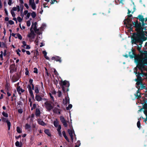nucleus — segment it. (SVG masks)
Here are the masks:
<instances>
[{"label":"nucleus","mask_w":147,"mask_h":147,"mask_svg":"<svg viewBox=\"0 0 147 147\" xmlns=\"http://www.w3.org/2000/svg\"><path fill=\"white\" fill-rule=\"evenodd\" d=\"M147 64V57L142 59H139L138 60V64L137 66V67L140 70L142 74L141 76L143 77L145 76L147 77V74L145 73H143L144 70H146V68L145 67V64Z\"/></svg>","instance_id":"1"},{"label":"nucleus","mask_w":147,"mask_h":147,"mask_svg":"<svg viewBox=\"0 0 147 147\" xmlns=\"http://www.w3.org/2000/svg\"><path fill=\"white\" fill-rule=\"evenodd\" d=\"M131 42L132 44H136L138 42H140V46H138L137 47L138 50L140 51L142 47L141 44L142 43L141 40L140 34L134 33L131 37Z\"/></svg>","instance_id":"2"},{"label":"nucleus","mask_w":147,"mask_h":147,"mask_svg":"<svg viewBox=\"0 0 147 147\" xmlns=\"http://www.w3.org/2000/svg\"><path fill=\"white\" fill-rule=\"evenodd\" d=\"M137 68L135 67L134 68V72L135 73L136 76H137V78L135 79V81L137 82L136 83V87L138 89L140 87L141 88H144L145 86L142 84V78L141 76L139 74H137L136 71L137 70Z\"/></svg>","instance_id":"3"},{"label":"nucleus","mask_w":147,"mask_h":147,"mask_svg":"<svg viewBox=\"0 0 147 147\" xmlns=\"http://www.w3.org/2000/svg\"><path fill=\"white\" fill-rule=\"evenodd\" d=\"M61 86L63 91L65 92L66 91H68L69 89L68 88L69 86V82L66 81H61L59 82Z\"/></svg>","instance_id":"4"},{"label":"nucleus","mask_w":147,"mask_h":147,"mask_svg":"<svg viewBox=\"0 0 147 147\" xmlns=\"http://www.w3.org/2000/svg\"><path fill=\"white\" fill-rule=\"evenodd\" d=\"M37 23L36 22H35L34 23H33L32 24V25H31V27L30 28V30H33L36 33L39 34H41V32H38V29L37 28Z\"/></svg>","instance_id":"5"},{"label":"nucleus","mask_w":147,"mask_h":147,"mask_svg":"<svg viewBox=\"0 0 147 147\" xmlns=\"http://www.w3.org/2000/svg\"><path fill=\"white\" fill-rule=\"evenodd\" d=\"M20 10V7L18 5H17L16 7H13L11 11V13L12 16L13 17L15 16V14L14 12V11H17L19 12Z\"/></svg>","instance_id":"6"},{"label":"nucleus","mask_w":147,"mask_h":147,"mask_svg":"<svg viewBox=\"0 0 147 147\" xmlns=\"http://www.w3.org/2000/svg\"><path fill=\"white\" fill-rule=\"evenodd\" d=\"M133 25L136 28V29L138 31H140L142 30V28L140 24H139L138 21L133 22Z\"/></svg>","instance_id":"7"},{"label":"nucleus","mask_w":147,"mask_h":147,"mask_svg":"<svg viewBox=\"0 0 147 147\" xmlns=\"http://www.w3.org/2000/svg\"><path fill=\"white\" fill-rule=\"evenodd\" d=\"M45 105L46 109L49 111H50L53 108V106L48 102H45Z\"/></svg>","instance_id":"8"},{"label":"nucleus","mask_w":147,"mask_h":147,"mask_svg":"<svg viewBox=\"0 0 147 147\" xmlns=\"http://www.w3.org/2000/svg\"><path fill=\"white\" fill-rule=\"evenodd\" d=\"M30 32L28 33V34L27 35V36L30 39H34L35 36V34L33 30H30Z\"/></svg>","instance_id":"9"},{"label":"nucleus","mask_w":147,"mask_h":147,"mask_svg":"<svg viewBox=\"0 0 147 147\" xmlns=\"http://www.w3.org/2000/svg\"><path fill=\"white\" fill-rule=\"evenodd\" d=\"M130 21V19H127L125 20L124 21V24H126V26L128 28H129L130 29H131L132 28V25L129 23V22Z\"/></svg>","instance_id":"10"},{"label":"nucleus","mask_w":147,"mask_h":147,"mask_svg":"<svg viewBox=\"0 0 147 147\" xmlns=\"http://www.w3.org/2000/svg\"><path fill=\"white\" fill-rule=\"evenodd\" d=\"M68 132L70 136L72 142H73L74 139L73 135H75L74 131L72 129H69L68 130Z\"/></svg>","instance_id":"11"},{"label":"nucleus","mask_w":147,"mask_h":147,"mask_svg":"<svg viewBox=\"0 0 147 147\" xmlns=\"http://www.w3.org/2000/svg\"><path fill=\"white\" fill-rule=\"evenodd\" d=\"M29 4L33 9L35 10L36 9V6L34 2V0H29Z\"/></svg>","instance_id":"12"},{"label":"nucleus","mask_w":147,"mask_h":147,"mask_svg":"<svg viewBox=\"0 0 147 147\" xmlns=\"http://www.w3.org/2000/svg\"><path fill=\"white\" fill-rule=\"evenodd\" d=\"M60 119L63 125L65 127H67V124L63 116H61L60 117Z\"/></svg>","instance_id":"13"},{"label":"nucleus","mask_w":147,"mask_h":147,"mask_svg":"<svg viewBox=\"0 0 147 147\" xmlns=\"http://www.w3.org/2000/svg\"><path fill=\"white\" fill-rule=\"evenodd\" d=\"M24 15L25 16V18L27 20L30 17V13L28 12V11L25 10L24 12Z\"/></svg>","instance_id":"14"},{"label":"nucleus","mask_w":147,"mask_h":147,"mask_svg":"<svg viewBox=\"0 0 147 147\" xmlns=\"http://www.w3.org/2000/svg\"><path fill=\"white\" fill-rule=\"evenodd\" d=\"M52 60H55L57 61H59L60 62H61V58L59 57L55 56L53 57L52 58Z\"/></svg>","instance_id":"15"},{"label":"nucleus","mask_w":147,"mask_h":147,"mask_svg":"<svg viewBox=\"0 0 147 147\" xmlns=\"http://www.w3.org/2000/svg\"><path fill=\"white\" fill-rule=\"evenodd\" d=\"M69 103V98L68 96L65 97L64 99H63V103L66 105Z\"/></svg>","instance_id":"16"},{"label":"nucleus","mask_w":147,"mask_h":147,"mask_svg":"<svg viewBox=\"0 0 147 147\" xmlns=\"http://www.w3.org/2000/svg\"><path fill=\"white\" fill-rule=\"evenodd\" d=\"M38 122L39 124L42 125L44 126L46 125V123L41 119H38Z\"/></svg>","instance_id":"17"},{"label":"nucleus","mask_w":147,"mask_h":147,"mask_svg":"<svg viewBox=\"0 0 147 147\" xmlns=\"http://www.w3.org/2000/svg\"><path fill=\"white\" fill-rule=\"evenodd\" d=\"M17 90L18 93L20 94L23 92L24 91V90L22 89L20 87H18L17 88Z\"/></svg>","instance_id":"18"},{"label":"nucleus","mask_w":147,"mask_h":147,"mask_svg":"<svg viewBox=\"0 0 147 147\" xmlns=\"http://www.w3.org/2000/svg\"><path fill=\"white\" fill-rule=\"evenodd\" d=\"M35 98L36 100L38 101H40L42 99V98L40 96L37 95H36Z\"/></svg>","instance_id":"19"},{"label":"nucleus","mask_w":147,"mask_h":147,"mask_svg":"<svg viewBox=\"0 0 147 147\" xmlns=\"http://www.w3.org/2000/svg\"><path fill=\"white\" fill-rule=\"evenodd\" d=\"M138 17L140 20L142 22H144L145 20V19L143 18V17L142 16L139 15Z\"/></svg>","instance_id":"20"},{"label":"nucleus","mask_w":147,"mask_h":147,"mask_svg":"<svg viewBox=\"0 0 147 147\" xmlns=\"http://www.w3.org/2000/svg\"><path fill=\"white\" fill-rule=\"evenodd\" d=\"M46 26V24L45 23H43L42 24V25L41 26V27L40 28V30H42L43 29H45Z\"/></svg>","instance_id":"21"},{"label":"nucleus","mask_w":147,"mask_h":147,"mask_svg":"<svg viewBox=\"0 0 147 147\" xmlns=\"http://www.w3.org/2000/svg\"><path fill=\"white\" fill-rule=\"evenodd\" d=\"M16 36L15 37L16 38H18L20 40H22V37L21 35L19 33L16 34Z\"/></svg>","instance_id":"22"},{"label":"nucleus","mask_w":147,"mask_h":147,"mask_svg":"<svg viewBox=\"0 0 147 147\" xmlns=\"http://www.w3.org/2000/svg\"><path fill=\"white\" fill-rule=\"evenodd\" d=\"M42 52L43 54L44 55L45 58L46 59L49 60V57L47 55V53L46 52V51H43Z\"/></svg>","instance_id":"23"},{"label":"nucleus","mask_w":147,"mask_h":147,"mask_svg":"<svg viewBox=\"0 0 147 147\" xmlns=\"http://www.w3.org/2000/svg\"><path fill=\"white\" fill-rule=\"evenodd\" d=\"M40 114V112L38 109H36V116H39Z\"/></svg>","instance_id":"24"},{"label":"nucleus","mask_w":147,"mask_h":147,"mask_svg":"<svg viewBox=\"0 0 147 147\" xmlns=\"http://www.w3.org/2000/svg\"><path fill=\"white\" fill-rule=\"evenodd\" d=\"M136 98H138L140 97V93L139 92V90L137 91L136 94L135 95Z\"/></svg>","instance_id":"25"},{"label":"nucleus","mask_w":147,"mask_h":147,"mask_svg":"<svg viewBox=\"0 0 147 147\" xmlns=\"http://www.w3.org/2000/svg\"><path fill=\"white\" fill-rule=\"evenodd\" d=\"M53 124L56 127H57L59 125L58 122L57 120L54 121Z\"/></svg>","instance_id":"26"},{"label":"nucleus","mask_w":147,"mask_h":147,"mask_svg":"<svg viewBox=\"0 0 147 147\" xmlns=\"http://www.w3.org/2000/svg\"><path fill=\"white\" fill-rule=\"evenodd\" d=\"M129 56L131 58H133L135 56V55L134 53L132 51L129 54Z\"/></svg>","instance_id":"27"},{"label":"nucleus","mask_w":147,"mask_h":147,"mask_svg":"<svg viewBox=\"0 0 147 147\" xmlns=\"http://www.w3.org/2000/svg\"><path fill=\"white\" fill-rule=\"evenodd\" d=\"M45 132L46 134H47L49 136H50L51 135L49 130L48 129H46L45 130Z\"/></svg>","instance_id":"28"},{"label":"nucleus","mask_w":147,"mask_h":147,"mask_svg":"<svg viewBox=\"0 0 147 147\" xmlns=\"http://www.w3.org/2000/svg\"><path fill=\"white\" fill-rule=\"evenodd\" d=\"M6 122L7 123V126L8 127V130H9L10 129L11 127V123L8 120H7Z\"/></svg>","instance_id":"29"},{"label":"nucleus","mask_w":147,"mask_h":147,"mask_svg":"<svg viewBox=\"0 0 147 147\" xmlns=\"http://www.w3.org/2000/svg\"><path fill=\"white\" fill-rule=\"evenodd\" d=\"M31 15L32 18H34L36 17V14L35 12L33 11L31 14Z\"/></svg>","instance_id":"30"},{"label":"nucleus","mask_w":147,"mask_h":147,"mask_svg":"<svg viewBox=\"0 0 147 147\" xmlns=\"http://www.w3.org/2000/svg\"><path fill=\"white\" fill-rule=\"evenodd\" d=\"M57 96L59 97H61L62 96V93L61 91L59 90L57 92Z\"/></svg>","instance_id":"31"},{"label":"nucleus","mask_w":147,"mask_h":147,"mask_svg":"<svg viewBox=\"0 0 147 147\" xmlns=\"http://www.w3.org/2000/svg\"><path fill=\"white\" fill-rule=\"evenodd\" d=\"M49 95L50 98L51 99L53 100H54V95L52 94H51V93H49Z\"/></svg>","instance_id":"32"},{"label":"nucleus","mask_w":147,"mask_h":147,"mask_svg":"<svg viewBox=\"0 0 147 147\" xmlns=\"http://www.w3.org/2000/svg\"><path fill=\"white\" fill-rule=\"evenodd\" d=\"M17 132L19 133L22 132V129L19 127H17Z\"/></svg>","instance_id":"33"},{"label":"nucleus","mask_w":147,"mask_h":147,"mask_svg":"<svg viewBox=\"0 0 147 147\" xmlns=\"http://www.w3.org/2000/svg\"><path fill=\"white\" fill-rule=\"evenodd\" d=\"M138 120L137 123V126L138 128H140V121L139 119H138Z\"/></svg>","instance_id":"34"},{"label":"nucleus","mask_w":147,"mask_h":147,"mask_svg":"<svg viewBox=\"0 0 147 147\" xmlns=\"http://www.w3.org/2000/svg\"><path fill=\"white\" fill-rule=\"evenodd\" d=\"M144 114L146 116V118L145 119V121H147V109H145L144 111Z\"/></svg>","instance_id":"35"},{"label":"nucleus","mask_w":147,"mask_h":147,"mask_svg":"<svg viewBox=\"0 0 147 147\" xmlns=\"http://www.w3.org/2000/svg\"><path fill=\"white\" fill-rule=\"evenodd\" d=\"M17 19L18 20V21L19 22H22V18L20 17H18L17 18Z\"/></svg>","instance_id":"36"},{"label":"nucleus","mask_w":147,"mask_h":147,"mask_svg":"<svg viewBox=\"0 0 147 147\" xmlns=\"http://www.w3.org/2000/svg\"><path fill=\"white\" fill-rule=\"evenodd\" d=\"M72 106L71 104H69L68 107H67L66 109L67 110H69L71 108Z\"/></svg>","instance_id":"37"},{"label":"nucleus","mask_w":147,"mask_h":147,"mask_svg":"<svg viewBox=\"0 0 147 147\" xmlns=\"http://www.w3.org/2000/svg\"><path fill=\"white\" fill-rule=\"evenodd\" d=\"M5 47V44L4 42H0V47Z\"/></svg>","instance_id":"38"},{"label":"nucleus","mask_w":147,"mask_h":147,"mask_svg":"<svg viewBox=\"0 0 147 147\" xmlns=\"http://www.w3.org/2000/svg\"><path fill=\"white\" fill-rule=\"evenodd\" d=\"M40 36H37L36 39L35 40V42L36 43V44H37L38 42H39V38H40Z\"/></svg>","instance_id":"39"},{"label":"nucleus","mask_w":147,"mask_h":147,"mask_svg":"<svg viewBox=\"0 0 147 147\" xmlns=\"http://www.w3.org/2000/svg\"><path fill=\"white\" fill-rule=\"evenodd\" d=\"M26 24L28 26H30L31 24L30 21V20H28L26 22Z\"/></svg>","instance_id":"40"},{"label":"nucleus","mask_w":147,"mask_h":147,"mask_svg":"<svg viewBox=\"0 0 147 147\" xmlns=\"http://www.w3.org/2000/svg\"><path fill=\"white\" fill-rule=\"evenodd\" d=\"M2 114L3 116L5 117H7L8 116V114L4 112H3Z\"/></svg>","instance_id":"41"},{"label":"nucleus","mask_w":147,"mask_h":147,"mask_svg":"<svg viewBox=\"0 0 147 147\" xmlns=\"http://www.w3.org/2000/svg\"><path fill=\"white\" fill-rule=\"evenodd\" d=\"M32 97H34V96L32 90H30L29 91Z\"/></svg>","instance_id":"42"},{"label":"nucleus","mask_w":147,"mask_h":147,"mask_svg":"<svg viewBox=\"0 0 147 147\" xmlns=\"http://www.w3.org/2000/svg\"><path fill=\"white\" fill-rule=\"evenodd\" d=\"M22 43L23 44V45L22 46V47H25L27 45L26 44L25 41H23L22 42Z\"/></svg>","instance_id":"43"},{"label":"nucleus","mask_w":147,"mask_h":147,"mask_svg":"<svg viewBox=\"0 0 147 147\" xmlns=\"http://www.w3.org/2000/svg\"><path fill=\"white\" fill-rule=\"evenodd\" d=\"M57 127V131H61V126L60 125H58V127Z\"/></svg>","instance_id":"44"},{"label":"nucleus","mask_w":147,"mask_h":147,"mask_svg":"<svg viewBox=\"0 0 147 147\" xmlns=\"http://www.w3.org/2000/svg\"><path fill=\"white\" fill-rule=\"evenodd\" d=\"M12 1L11 0H9L8 2V4L9 5H11L12 4Z\"/></svg>","instance_id":"45"},{"label":"nucleus","mask_w":147,"mask_h":147,"mask_svg":"<svg viewBox=\"0 0 147 147\" xmlns=\"http://www.w3.org/2000/svg\"><path fill=\"white\" fill-rule=\"evenodd\" d=\"M51 93L55 96L56 94V92L55 90H53Z\"/></svg>","instance_id":"46"},{"label":"nucleus","mask_w":147,"mask_h":147,"mask_svg":"<svg viewBox=\"0 0 147 147\" xmlns=\"http://www.w3.org/2000/svg\"><path fill=\"white\" fill-rule=\"evenodd\" d=\"M143 108L145 110L147 109V104H145L143 106Z\"/></svg>","instance_id":"47"},{"label":"nucleus","mask_w":147,"mask_h":147,"mask_svg":"<svg viewBox=\"0 0 147 147\" xmlns=\"http://www.w3.org/2000/svg\"><path fill=\"white\" fill-rule=\"evenodd\" d=\"M20 143L18 141H17L15 143V145L16 146H19Z\"/></svg>","instance_id":"48"},{"label":"nucleus","mask_w":147,"mask_h":147,"mask_svg":"<svg viewBox=\"0 0 147 147\" xmlns=\"http://www.w3.org/2000/svg\"><path fill=\"white\" fill-rule=\"evenodd\" d=\"M34 72L35 73H38V69H37L36 68H34Z\"/></svg>","instance_id":"49"},{"label":"nucleus","mask_w":147,"mask_h":147,"mask_svg":"<svg viewBox=\"0 0 147 147\" xmlns=\"http://www.w3.org/2000/svg\"><path fill=\"white\" fill-rule=\"evenodd\" d=\"M9 23L11 25H12L14 24V22L12 20H10L9 21Z\"/></svg>","instance_id":"50"},{"label":"nucleus","mask_w":147,"mask_h":147,"mask_svg":"<svg viewBox=\"0 0 147 147\" xmlns=\"http://www.w3.org/2000/svg\"><path fill=\"white\" fill-rule=\"evenodd\" d=\"M30 127V125L28 124H26L25 125V128L26 129L29 128Z\"/></svg>","instance_id":"51"},{"label":"nucleus","mask_w":147,"mask_h":147,"mask_svg":"<svg viewBox=\"0 0 147 147\" xmlns=\"http://www.w3.org/2000/svg\"><path fill=\"white\" fill-rule=\"evenodd\" d=\"M26 47H24L25 49H30V47L28 45H27L26 46Z\"/></svg>","instance_id":"52"},{"label":"nucleus","mask_w":147,"mask_h":147,"mask_svg":"<svg viewBox=\"0 0 147 147\" xmlns=\"http://www.w3.org/2000/svg\"><path fill=\"white\" fill-rule=\"evenodd\" d=\"M28 90L29 91L30 90H32V89L31 88V86H30V85H28Z\"/></svg>","instance_id":"53"},{"label":"nucleus","mask_w":147,"mask_h":147,"mask_svg":"<svg viewBox=\"0 0 147 147\" xmlns=\"http://www.w3.org/2000/svg\"><path fill=\"white\" fill-rule=\"evenodd\" d=\"M35 92L36 93H38L39 92V90L37 88H36L35 89Z\"/></svg>","instance_id":"54"},{"label":"nucleus","mask_w":147,"mask_h":147,"mask_svg":"<svg viewBox=\"0 0 147 147\" xmlns=\"http://www.w3.org/2000/svg\"><path fill=\"white\" fill-rule=\"evenodd\" d=\"M55 1H56V2L57 3V1H55V0H51L50 3L51 4H53L54 3V2Z\"/></svg>","instance_id":"55"},{"label":"nucleus","mask_w":147,"mask_h":147,"mask_svg":"<svg viewBox=\"0 0 147 147\" xmlns=\"http://www.w3.org/2000/svg\"><path fill=\"white\" fill-rule=\"evenodd\" d=\"M18 112L20 113H22L23 112V110L21 109H19L18 110Z\"/></svg>","instance_id":"56"},{"label":"nucleus","mask_w":147,"mask_h":147,"mask_svg":"<svg viewBox=\"0 0 147 147\" xmlns=\"http://www.w3.org/2000/svg\"><path fill=\"white\" fill-rule=\"evenodd\" d=\"M33 80L31 79H30L29 80V82L30 84V85H31L32 84Z\"/></svg>","instance_id":"57"},{"label":"nucleus","mask_w":147,"mask_h":147,"mask_svg":"<svg viewBox=\"0 0 147 147\" xmlns=\"http://www.w3.org/2000/svg\"><path fill=\"white\" fill-rule=\"evenodd\" d=\"M54 73L55 75H56L57 76V71H56V70L55 69H54Z\"/></svg>","instance_id":"58"},{"label":"nucleus","mask_w":147,"mask_h":147,"mask_svg":"<svg viewBox=\"0 0 147 147\" xmlns=\"http://www.w3.org/2000/svg\"><path fill=\"white\" fill-rule=\"evenodd\" d=\"M77 145L78 146H80L81 144L80 141H78L77 142Z\"/></svg>","instance_id":"59"},{"label":"nucleus","mask_w":147,"mask_h":147,"mask_svg":"<svg viewBox=\"0 0 147 147\" xmlns=\"http://www.w3.org/2000/svg\"><path fill=\"white\" fill-rule=\"evenodd\" d=\"M59 136H62L61 133V131H58Z\"/></svg>","instance_id":"60"},{"label":"nucleus","mask_w":147,"mask_h":147,"mask_svg":"<svg viewBox=\"0 0 147 147\" xmlns=\"http://www.w3.org/2000/svg\"><path fill=\"white\" fill-rule=\"evenodd\" d=\"M4 10H5V12L6 13V15L7 16L8 15V12H7V9H4Z\"/></svg>","instance_id":"61"},{"label":"nucleus","mask_w":147,"mask_h":147,"mask_svg":"<svg viewBox=\"0 0 147 147\" xmlns=\"http://www.w3.org/2000/svg\"><path fill=\"white\" fill-rule=\"evenodd\" d=\"M62 134L64 137L66 136L65 132L64 131H63L62 132Z\"/></svg>","instance_id":"62"},{"label":"nucleus","mask_w":147,"mask_h":147,"mask_svg":"<svg viewBox=\"0 0 147 147\" xmlns=\"http://www.w3.org/2000/svg\"><path fill=\"white\" fill-rule=\"evenodd\" d=\"M64 137L66 139V140L67 141H68L69 142V140L68 139L67 137V136H64Z\"/></svg>","instance_id":"63"},{"label":"nucleus","mask_w":147,"mask_h":147,"mask_svg":"<svg viewBox=\"0 0 147 147\" xmlns=\"http://www.w3.org/2000/svg\"><path fill=\"white\" fill-rule=\"evenodd\" d=\"M16 34H14V33H12V35L15 37V38L16 37Z\"/></svg>","instance_id":"64"}]
</instances>
